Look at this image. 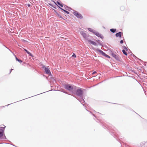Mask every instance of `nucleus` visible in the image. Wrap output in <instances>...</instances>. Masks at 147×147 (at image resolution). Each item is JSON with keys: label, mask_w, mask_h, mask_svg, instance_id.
<instances>
[{"label": "nucleus", "mask_w": 147, "mask_h": 147, "mask_svg": "<svg viewBox=\"0 0 147 147\" xmlns=\"http://www.w3.org/2000/svg\"><path fill=\"white\" fill-rule=\"evenodd\" d=\"M77 87H76V89L74 92L73 94H76L77 96H78L80 98L83 96V91L85 90V89L78 88V89H77Z\"/></svg>", "instance_id": "obj_1"}, {"label": "nucleus", "mask_w": 147, "mask_h": 147, "mask_svg": "<svg viewBox=\"0 0 147 147\" xmlns=\"http://www.w3.org/2000/svg\"><path fill=\"white\" fill-rule=\"evenodd\" d=\"M64 87L65 89L71 92L73 94L76 89V86L74 85L71 86L69 84H67L64 85Z\"/></svg>", "instance_id": "obj_2"}, {"label": "nucleus", "mask_w": 147, "mask_h": 147, "mask_svg": "<svg viewBox=\"0 0 147 147\" xmlns=\"http://www.w3.org/2000/svg\"><path fill=\"white\" fill-rule=\"evenodd\" d=\"M73 14L75 16L78 18L80 19H82L83 18V16L82 14L76 11H74Z\"/></svg>", "instance_id": "obj_3"}, {"label": "nucleus", "mask_w": 147, "mask_h": 147, "mask_svg": "<svg viewBox=\"0 0 147 147\" xmlns=\"http://www.w3.org/2000/svg\"><path fill=\"white\" fill-rule=\"evenodd\" d=\"M96 51H97L99 52L102 55L105 57H106L108 58H111L110 57L109 55L106 54L105 52H104L103 51L100 50V49H96Z\"/></svg>", "instance_id": "obj_4"}, {"label": "nucleus", "mask_w": 147, "mask_h": 147, "mask_svg": "<svg viewBox=\"0 0 147 147\" xmlns=\"http://www.w3.org/2000/svg\"><path fill=\"white\" fill-rule=\"evenodd\" d=\"M80 33L83 36V37L86 40H88V36L89 35H87L86 33L84 31H81L80 32Z\"/></svg>", "instance_id": "obj_5"}, {"label": "nucleus", "mask_w": 147, "mask_h": 147, "mask_svg": "<svg viewBox=\"0 0 147 147\" xmlns=\"http://www.w3.org/2000/svg\"><path fill=\"white\" fill-rule=\"evenodd\" d=\"M111 55L115 59L118 61H120V58L119 57V55H116L114 53L111 54Z\"/></svg>", "instance_id": "obj_6"}, {"label": "nucleus", "mask_w": 147, "mask_h": 147, "mask_svg": "<svg viewBox=\"0 0 147 147\" xmlns=\"http://www.w3.org/2000/svg\"><path fill=\"white\" fill-rule=\"evenodd\" d=\"M94 34L96 36L100 38L101 39H103L104 38L103 36L98 32H96L95 31Z\"/></svg>", "instance_id": "obj_7"}, {"label": "nucleus", "mask_w": 147, "mask_h": 147, "mask_svg": "<svg viewBox=\"0 0 147 147\" xmlns=\"http://www.w3.org/2000/svg\"><path fill=\"white\" fill-rule=\"evenodd\" d=\"M106 127L109 130H110L111 131H112V130H113V132H112L113 134H114L115 132V130L114 129V127L112 126H107Z\"/></svg>", "instance_id": "obj_8"}, {"label": "nucleus", "mask_w": 147, "mask_h": 147, "mask_svg": "<svg viewBox=\"0 0 147 147\" xmlns=\"http://www.w3.org/2000/svg\"><path fill=\"white\" fill-rule=\"evenodd\" d=\"M5 127V126L3 127H1L2 129H0V138L1 137L3 136Z\"/></svg>", "instance_id": "obj_9"}, {"label": "nucleus", "mask_w": 147, "mask_h": 147, "mask_svg": "<svg viewBox=\"0 0 147 147\" xmlns=\"http://www.w3.org/2000/svg\"><path fill=\"white\" fill-rule=\"evenodd\" d=\"M73 96L74 97H75L76 99H77L78 100L81 102V104H82V102L83 103H85V102L84 99V96L80 98V99H78L76 97H75L74 96Z\"/></svg>", "instance_id": "obj_10"}, {"label": "nucleus", "mask_w": 147, "mask_h": 147, "mask_svg": "<svg viewBox=\"0 0 147 147\" xmlns=\"http://www.w3.org/2000/svg\"><path fill=\"white\" fill-rule=\"evenodd\" d=\"M45 72L46 74H48L49 75H51V73L50 70L48 68H45Z\"/></svg>", "instance_id": "obj_11"}, {"label": "nucleus", "mask_w": 147, "mask_h": 147, "mask_svg": "<svg viewBox=\"0 0 147 147\" xmlns=\"http://www.w3.org/2000/svg\"><path fill=\"white\" fill-rule=\"evenodd\" d=\"M88 42H90L91 44H92V45H94V46H98V44H97L96 42H94L91 40H88Z\"/></svg>", "instance_id": "obj_12"}, {"label": "nucleus", "mask_w": 147, "mask_h": 147, "mask_svg": "<svg viewBox=\"0 0 147 147\" xmlns=\"http://www.w3.org/2000/svg\"><path fill=\"white\" fill-rule=\"evenodd\" d=\"M122 34V32H119L116 34L115 36L117 37H119V38H121V37Z\"/></svg>", "instance_id": "obj_13"}, {"label": "nucleus", "mask_w": 147, "mask_h": 147, "mask_svg": "<svg viewBox=\"0 0 147 147\" xmlns=\"http://www.w3.org/2000/svg\"><path fill=\"white\" fill-rule=\"evenodd\" d=\"M64 6L65 7V9L66 10H68L69 11H70L71 9V8L65 5Z\"/></svg>", "instance_id": "obj_14"}, {"label": "nucleus", "mask_w": 147, "mask_h": 147, "mask_svg": "<svg viewBox=\"0 0 147 147\" xmlns=\"http://www.w3.org/2000/svg\"><path fill=\"white\" fill-rule=\"evenodd\" d=\"M87 29H88V30L89 31L92 32L93 34L95 32V30H93V29H92L91 28H88Z\"/></svg>", "instance_id": "obj_15"}, {"label": "nucleus", "mask_w": 147, "mask_h": 147, "mask_svg": "<svg viewBox=\"0 0 147 147\" xmlns=\"http://www.w3.org/2000/svg\"><path fill=\"white\" fill-rule=\"evenodd\" d=\"M59 7V8L60 9H61V10H62L63 11H64V12H65L67 14H69V12L68 11L64 9H63L61 7Z\"/></svg>", "instance_id": "obj_16"}, {"label": "nucleus", "mask_w": 147, "mask_h": 147, "mask_svg": "<svg viewBox=\"0 0 147 147\" xmlns=\"http://www.w3.org/2000/svg\"><path fill=\"white\" fill-rule=\"evenodd\" d=\"M110 31L112 33H115L116 31V29L115 28L111 29L110 30Z\"/></svg>", "instance_id": "obj_17"}, {"label": "nucleus", "mask_w": 147, "mask_h": 147, "mask_svg": "<svg viewBox=\"0 0 147 147\" xmlns=\"http://www.w3.org/2000/svg\"><path fill=\"white\" fill-rule=\"evenodd\" d=\"M122 51L123 54H124L126 56L127 55V53L125 49H123Z\"/></svg>", "instance_id": "obj_18"}, {"label": "nucleus", "mask_w": 147, "mask_h": 147, "mask_svg": "<svg viewBox=\"0 0 147 147\" xmlns=\"http://www.w3.org/2000/svg\"><path fill=\"white\" fill-rule=\"evenodd\" d=\"M96 41L98 43L100 46L103 47V45L100 43L99 42L100 41V40H96Z\"/></svg>", "instance_id": "obj_19"}, {"label": "nucleus", "mask_w": 147, "mask_h": 147, "mask_svg": "<svg viewBox=\"0 0 147 147\" xmlns=\"http://www.w3.org/2000/svg\"><path fill=\"white\" fill-rule=\"evenodd\" d=\"M26 53L27 54H28L30 56L32 57H34V56L29 51H28V52Z\"/></svg>", "instance_id": "obj_20"}, {"label": "nucleus", "mask_w": 147, "mask_h": 147, "mask_svg": "<svg viewBox=\"0 0 147 147\" xmlns=\"http://www.w3.org/2000/svg\"><path fill=\"white\" fill-rule=\"evenodd\" d=\"M26 53L27 54H28L30 56L32 57H34V56L29 51H28V52Z\"/></svg>", "instance_id": "obj_21"}, {"label": "nucleus", "mask_w": 147, "mask_h": 147, "mask_svg": "<svg viewBox=\"0 0 147 147\" xmlns=\"http://www.w3.org/2000/svg\"><path fill=\"white\" fill-rule=\"evenodd\" d=\"M26 53L27 54H28L30 56L32 57H34V56L29 51H28V52Z\"/></svg>", "instance_id": "obj_22"}, {"label": "nucleus", "mask_w": 147, "mask_h": 147, "mask_svg": "<svg viewBox=\"0 0 147 147\" xmlns=\"http://www.w3.org/2000/svg\"><path fill=\"white\" fill-rule=\"evenodd\" d=\"M16 60L17 61H18L20 63H21L22 62V60L18 59L17 57H16Z\"/></svg>", "instance_id": "obj_23"}, {"label": "nucleus", "mask_w": 147, "mask_h": 147, "mask_svg": "<svg viewBox=\"0 0 147 147\" xmlns=\"http://www.w3.org/2000/svg\"><path fill=\"white\" fill-rule=\"evenodd\" d=\"M57 3L60 7H63V5L62 4L60 3L59 1H57Z\"/></svg>", "instance_id": "obj_24"}, {"label": "nucleus", "mask_w": 147, "mask_h": 147, "mask_svg": "<svg viewBox=\"0 0 147 147\" xmlns=\"http://www.w3.org/2000/svg\"><path fill=\"white\" fill-rule=\"evenodd\" d=\"M57 15L59 16L60 18H62V19H63L64 20V19L58 13H57Z\"/></svg>", "instance_id": "obj_25"}, {"label": "nucleus", "mask_w": 147, "mask_h": 147, "mask_svg": "<svg viewBox=\"0 0 147 147\" xmlns=\"http://www.w3.org/2000/svg\"><path fill=\"white\" fill-rule=\"evenodd\" d=\"M72 57H74V58H76V55L74 53H73V55H72Z\"/></svg>", "instance_id": "obj_26"}, {"label": "nucleus", "mask_w": 147, "mask_h": 147, "mask_svg": "<svg viewBox=\"0 0 147 147\" xmlns=\"http://www.w3.org/2000/svg\"><path fill=\"white\" fill-rule=\"evenodd\" d=\"M62 92L64 93H65V94H69V95H71V94H68L67 92H66L65 91H64L63 90V91H61Z\"/></svg>", "instance_id": "obj_27"}, {"label": "nucleus", "mask_w": 147, "mask_h": 147, "mask_svg": "<svg viewBox=\"0 0 147 147\" xmlns=\"http://www.w3.org/2000/svg\"><path fill=\"white\" fill-rule=\"evenodd\" d=\"M90 113L91 114H92L96 118V116L95 115H94V114H92L91 112H90Z\"/></svg>", "instance_id": "obj_28"}, {"label": "nucleus", "mask_w": 147, "mask_h": 147, "mask_svg": "<svg viewBox=\"0 0 147 147\" xmlns=\"http://www.w3.org/2000/svg\"><path fill=\"white\" fill-rule=\"evenodd\" d=\"M95 113L96 114H99L100 115L101 114V113H99L98 112H96V111H95Z\"/></svg>", "instance_id": "obj_29"}, {"label": "nucleus", "mask_w": 147, "mask_h": 147, "mask_svg": "<svg viewBox=\"0 0 147 147\" xmlns=\"http://www.w3.org/2000/svg\"><path fill=\"white\" fill-rule=\"evenodd\" d=\"M123 42V40H121L120 41V43L121 44H122Z\"/></svg>", "instance_id": "obj_30"}, {"label": "nucleus", "mask_w": 147, "mask_h": 147, "mask_svg": "<svg viewBox=\"0 0 147 147\" xmlns=\"http://www.w3.org/2000/svg\"><path fill=\"white\" fill-rule=\"evenodd\" d=\"M49 4V5H51V6L53 7L54 8H55H55H56V7H55L53 6V5H52V4Z\"/></svg>", "instance_id": "obj_31"}, {"label": "nucleus", "mask_w": 147, "mask_h": 147, "mask_svg": "<svg viewBox=\"0 0 147 147\" xmlns=\"http://www.w3.org/2000/svg\"><path fill=\"white\" fill-rule=\"evenodd\" d=\"M23 49L24 50L26 51V52H27L28 51V50H27L26 49L23 48Z\"/></svg>", "instance_id": "obj_32"}, {"label": "nucleus", "mask_w": 147, "mask_h": 147, "mask_svg": "<svg viewBox=\"0 0 147 147\" xmlns=\"http://www.w3.org/2000/svg\"><path fill=\"white\" fill-rule=\"evenodd\" d=\"M121 9L122 10H123L124 9V7L123 6L121 7Z\"/></svg>", "instance_id": "obj_33"}, {"label": "nucleus", "mask_w": 147, "mask_h": 147, "mask_svg": "<svg viewBox=\"0 0 147 147\" xmlns=\"http://www.w3.org/2000/svg\"><path fill=\"white\" fill-rule=\"evenodd\" d=\"M96 73V71H94V72H93L92 73V74H95Z\"/></svg>", "instance_id": "obj_34"}, {"label": "nucleus", "mask_w": 147, "mask_h": 147, "mask_svg": "<svg viewBox=\"0 0 147 147\" xmlns=\"http://www.w3.org/2000/svg\"><path fill=\"white\" fill-rule=\"evenodd\" d=\"M3 139H6V137L4 135L3 137Z\"/></svg>", "instance_id": "obj_35"}, {"label": "nucleus", "mask_w": 147, "mask_h": 147, "mask_svg": "<svg viewBox=\"0 0 147 147\" xmlns=\"http://www.w3.org/2000/svg\"><path fill=\"white\" fill-rule=\"evenodd\" d=\"M27 6H28V7H30L31 6V5L30 4H27Z\"/></svg>", "instance_id": "obj_36"}, {"label": "nucleus", "mask_w": 147, "mask_h": 147, "mask_svg": "<svg viewBox=\"0 0 147 147\" xmlns=\"http://www.w3.org/2000/svg\"><path fill=\"white\" fill-rule=\"evenodd\" d=\"M123 47L125 49H126V47L124 46H123Z\"/></svg>", "instance_id": "obj_37"}, {"label": "nucleus", "mask_w": 147, "mask_h": 147, "mask_svg": "<svg viewBox=\"0 0 147 147\" xmlns=\"http://www.w3.org/2000/svg\"><path fill=\"white\" fill-rule=\"evenodd\" d=\"M131 55H133V57H136V56H135L134 55V54H131Z\"/></svg>", "instance_id": "obj_38"}, {"label": "nucleus", "mask_w": 147, "mask_h": 147, "mask_svg": "<svg viewBox=\"0 0 147 147\" xmlns=\"http://www.w3.org/2000/svg\"><path fill=\"white\" fill-rule=\"evenodd\" d=\"M42 67L43 68H44L45 69V68H47V67H46L45 65H43Z\"/></svg>", "instance_id": "obj_39"}, {"label": "nucleus", "mask_w": 147, "mask_h": 147, "mask_svg": "<svg viewBox=\"0 0 147 147\" xmlns=\"http://www.w3.org/2000/svg\"><path fill=\"white\" fill-rule=\"evenodd\" d=\"M4 46H5V47H6L11 52V50L9 49L7 47H6L4 45Z\"/></svg>", "instance_id": "obj_40"}, {"label": "nucleus", "mask_w": 147, "mask_h": 147, "mask_svg": "<svg viewBox=\"0 0 147 147\" xmlns=\"http://www.w3.org/2000/svg\"><path fill=\"white\" fill-rule=\"evenodd\" d=\"M13 69H11L10 71L9 74H10L12 70H13Z\"/></svg>", "instance_id": "obj_41"}, {"label": "nucleus", "mask_w": 147, "mask_h": 147, "mask_svg": "<svg viewBox=\"0 0 147 147\" xmlns=\"http://www.w3.org/2000/svg\"><path fill=\"white\" fill-rule=\"evenodd\" d=\"M53 10H54V12L55 13V12H56V11H56V10H55V9H53Z\"/></svg>", "instance_id": "obj_42"}, {"label": "nucleus", "mask_w": 147, "mask_h": 147, "mask_svg": "<svg viewBox=\"0 0 147 147\" xmlns=\"http://www.w3.org/2000/svg\"><path fill=\"white\" fill-rule=\"evenodd\" d=\"M125 49V51H128V49H127V48H126V49Z\"/></svg>", "instance_id": "obj_43"}, {"label": "nucleus", "mask_w": 147, "mask_h": 147, "mask_svg": "<svg viewBox=\"0 0 147 147\" xmlns=\"http://www.w3.org/2000/svg\"><path fill=\"white\" fill-rule=\"evenodd\" d=\"M55 13L57 15V13H58L57 11H56V12H55Z\"/></svg>", "instance_id": "obj_44"}, {"label": "nucleus", "mask_w": 147, "mask_h": 147, "mask_svg": "<svg viewBox=\"0 0 147 147\" xmlns=\"http://www.w3.org/2000/svg\"><path fill=\"white\" fill-rule=\"evenodd\" d=\"M14 57H15V58H16V56L15 54H14Z\"/></svg>", "instance_id": "obj_45"}, {"label": "nucleus", "mask_w": 147, "mask_h": 147, "mask_svg": "<svg viewBox=\"0 0 147 147\" xmlns=\"http://www.w3.org/2000/svg\"><path fill=\"white\" fill-rule=\"evenodd\" d=\"M10 104H9L7 105V106H8V105H10Z\"/></svg>", "instance_id": "obj_46"}, {"label": "nucleus", "mask_w": 147, "mask_h": 147, "mask_svg": "<svg viewBox=\"0 0 147 147\" xmlns=\"http://www.w3.org/2000/svg\"><path fill=\"white\" fill-rule=\"evenodd\" d=\"M128 53H130V52H129V51H128Z\"/></svg>", "instance_id": "obj_47"}, {"label": "nucleus", "mask_w": 147, "mask_h": 147, "mask_svg": "<svg viewBox=\"0 0 147 147\" xmlns=\"http://www.w3.org/2000/svg\"><path fill=\"white\" fill-rule=\"evenodd\" d=\"M139 59V60H140V61H141V60H140V59Z\"/></svg>", "instance_id": "obj_48"}, {"label": "nucleus", "mask_w": 147, "mask_h": 147, "mask_svg": "<svg viewBox=\"0 0 147 147\" xmlns=\"http://www.w3.org/2000/svg\"><path fill=\"white\" fill-rule=\"evenodd\" d=\"M103 28H105V27H103Z\"/></svg>", "instance_id": "obj_49"}]
</instances>
